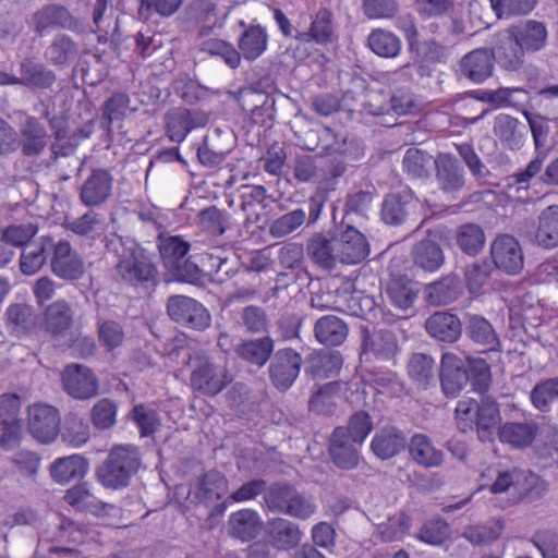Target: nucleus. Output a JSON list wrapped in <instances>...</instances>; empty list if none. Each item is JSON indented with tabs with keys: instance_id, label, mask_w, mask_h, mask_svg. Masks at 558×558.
<instances>
[{
	"instance_id": "obj_1",
	"label": "nucleus",
	"mask_w": 558,
	"mask_h": 558,
	"mask_svg": "<svg viewBox=\"0 0 558 558\" xmlns=\"http://www.w3.org/2000/svg\"><path fill=\"white\" fill-rule=\"evenodd\" d=\"M106 247L119 257L114 269L119 280L132 287L156 286L158 269L150 254L133 238L112 234Z\"/></svg>"
},
{
	"instance_id": "obj_2",
	"label": "nucleus",
	"mask_w": 558,
	"mask_h": 558,
	"mask_svg": "<svg viewBox=\"0 0 558 558\" xmlns=\"http://www.w3.org/2000/svg\"><path fill=\"white\" fill-rule=\"evenodd\" d=\"M457 427L462 433L476 430L482 442L493 441L501 426L500 408L489 395H481L480 400L464 398L458 401L454 410Z\"/></svg>"
},
{
	"instance_id": "obj_3",
	"label": "nucleus",
	"mask_w": 558,
	"mask_h": 558,
	"mask_svg": "<svg viewBox=\"0 0 558 558\" xmlns=\"http://www.w3.org/2000/svg\"><path fill=\"white\" fill-rule=\"evenodd\" d=\"M141 464L137 447L133 445H116L96 468L97 481L106 488L120 489L129 486Z\"/></svg>"
},
{
	"instance_id": "obj_4",
	"label": "nucleus",
	"mask_w": 558,
	"mask_h": 558,
	"mask_svg": "<svg viewBox=\"0 0 558 558\" xmlns=\"http://www.w3.org/2000/svg\"><path fill=\"white\" fill-rule=\"evenodd\" d=\"M265 507L272 513H281L298 520H307L316 511L312 497L288 482L270 484L263 495Z\"/></svg>"
},
{
	"instance_id": "obj_5",
	"label": "nucleus",
	"mask_w": 558,
	"mask_h": 558,
	"mask_svg": "<svg viewBox=\"0 0 558 558\" xmlns=\"http://www.w3.org/2000/svg\"><path fill=\"white\" fill-rule=\"evenodd\" d=\"M232 376L225 365L216 363L206 355H196L192 360L190 386L193 391L205 396L219 395L230 383Z\"/></svg>"
},
{
	"instance_id": "obj_6",
	"label": "nucleus",
	"mask_w": 558,
	"mask_h": 558,
	"mask_svg": "<svg viewBox=\"0 0 558 558\" xmlns=\"http://www.w3.org/2000/svg\"><path fill=\"white\" fill-rule=\"evenodd\" d=\"M32 28L38 36H44L51 29H66L75 34H83L85 25L82 20L61 3H47L34 12Z\"/></svg>"
},
{
	"instance_id": "obj_7",
	"label": "nucleus",
	"mask_w": 558,
	"mask_h": 558,
	"mask_svg": "<svg viewBox=\"0 0 558 558\" xmlns=\"http://www.w3.org/2000/svg\"><path fill=\"white\" fill-rule=\"evenodd\" d=\"M169 317L182 327L204 331L211 324L209 311L198 301L186 295H171L167 300Z\"/></svg>"
},
{
	"instance_id": "obj_8",
	"label": "nucleus",
	"mask_w": 558,
	"mask_h": 558,
	"mask_svg": "<svg viewBox=\"0 0 558 558\" xmlns=\"http://www.w3.org/2000/svg\"><path fill=\"white\" fill-rule=\"evenodd\" d=\"M62 389L75 400H89L99 393V380L85 364L70 363L60 374Z\"/></svg>"
},
{
	"instance_id": "obj_9",
	"label": "nucleus",
	"mask_w": 558,
	"mask_h": 558,
	"mask_svg": "<svg viewBox=\"0 0 558 558\" xmlns=\"http://www.w3.org/2000/svg\"><path fill=\"white\" fill-rule=\"evenodd\" d=\"M301 354L292 348L275 351L269 360L268 375L272 386L287 391L294 384L302 366Z\"/></svg>"
},
{
	"instance_id": "obj_10",
	"label": "nucleus",
	"mask_w": 558,
	"mask_h": 558,
	"mask_svg": "<svg viewBox=\"0 0 558 558\" xmlns=\"http://www.w3.org/2000/svg\"><path fill=\"white\" fill-rule=\"evenodd\" d=\"M435 180L441 193L452 199L464 191L466 186V174L460 161L449 153H440L434 160Z\"/></svg>"
},
{
	"instance_id": "obj_11",
	"label": "nucleus",
	"mask_w": 558,
	"mask_h": 558,
	"mask_svg": "<svg viewBox=\"0 0 558 558\" xmlns=\"http://www.w3.org/2000/svg\"><path fill=\"white\" fill-rule=\"evenodd\" d=\"M418 208V199L411 191L388 193L381 203L380 218L391 227L407 225L414 218Z\"/></svg>"
},
{
	"instance_id": "obj_12",
	"label": "nucleus",
	"mask_w": 558,
	"mask_h": 558,
	"mask_svg": "<svg viewBox=\"0 0 558 558\" xmlns=\"http://www.w3.org/2000/svg\"><path fill=\"white\" fill-rule=\"evenodd\" d=\"M113 175L105 168H93L78 189L80 202L89 208L106 204L113 190Z\"/></svg>"
},
{
	"instance_id": "obj_13",
	"label": "nucleus",
	"mask_w": 558,
	"mask_h": 558,
	"mask_svg": "<svg viewBox=\"0 0 558 558\" xmlns=\"http://www.w3.org/2000/svg\"><path fill=\"white\" fill-rule=\"evenodd\" d=\"M166 134L173 143L183 142L190 132L197 128L205 126L208 117L201 109H187L184 107L173 108L166 112Z\"/></svg>"
},
{
	"instance_id": "obj_14",
	"label": "nucleus",
	"mask_w": 558,
	"mask_h": 558,
	"mask_svg": "<svg viewBox=\"0 0 558 558\" xmlns=\"http://www.w3.org/2000/svg\"><path fill=\"white\" fill-rule=\"evenodd\" d=\"M494 266L507 275H518L524 265L519 241L510 234H500L490 244Z\"/></svg>"
},
{
	"instance_id": "obj_15",
	"label": "nucleus",
	"mask_w": 558,
	"mask_h": 558,
	"mask_svg": "<svg viewBox=\"0 0 558 558\" xmlns=\"http://www.w3.org/2000/svg\"><path fill=\"white\" fill-rule=\"evenodd\" d=\"M311 19L310 27L296 33L300 44L314 43L327 47L338 41L337 23L330 9L322 7Z\"/></svg>"
},
{
	"instance_id": "obj_16",
	"label": "nucleus",
	"mask_w": 558,
	"mask_h": 558,
	"mask_svg": "<svg viewBox=\"0 0 558 558\" xmlns=\"http://www.w3.org/2000/svg\"><path fill=\"white\" fill-rule=\"evenodd\" d=\"M398 352V339L389 329H369L361 327V351L360 356L368 361L373 355L377 360L389 361Z\"/></svg>"
},
{
	"instance_id": "obj_17",
	"label": "nucleus",
	"mask_w": 558,
	"mask_h": 558,
	"mask_svg": "<svg viewBox=\"0 0 558 558\" xmlns=\"http://www.w3.org/2000/svg\"><path fill=\"white\" fill-rule=\"evenodd\" d=\"M50 269L60 279L76 281L85 272V263L83 257L72 248L68 241L60 240L54 242L50 257Z\"/></svg>"
},
{
	"instance_id": "obj_18",
	"label": "nucleus",
	"mask_w": 558,
	"mask_h": 558,
	"mask_svg": "<svg viewBox=\"0 0 558 558\" xmlns=\"http://www.w3.org/2000/svg\"><path fill=\"white\" fill-rule=\"evenodd\" d=\"M28 430L40 442L53 441L60 432V415L57 408L36 403L28 408Z\"/></svg>"
},
{
	"instance_id": "obj_19",
	"label": "nucleus",
	"mask_w": 558,
	"mask_h": 558,
	"mask_svg": "<svg viewBox=\"0 0 558 558\" xmlns=\"http://www.w3.org/2000/svg\"><path fill=\"white\" fill-rule=\"evenodd\" d=\"M304 536L295 522L276 517L266 522L264 537L277 551H290L299 547Z\"/></svg>"
},
{
	"instance_id": "obj_20",
	"label": "nucleus",
	"mask_w": 558,
	"mask_h": 558,
	"mask_svg": "<svg viewBox=\"0 0 558 558\" xmlns=\"http://www.w3.org/2000/svg\"><path fill=\"white\" fill-rule=\"evenodd\" d=\"M337 235L331 231L315 232L306 241L305 253L318 268L331 271L339 264Z\"/></svg>"
},
{
	"instance_id": "obj_21",
	"label": "nucleus",
	"mask_w": 558,
	"mask_h": 558,
	"mask_svg": "<svg viewBox=\"0 0 558 558\" xmlns=\"http://www.w3.org/2000/svg\"><path fill=\"white\" fill-rule=\"evenodd\" d=\"M343 426L336 427L328 441V453L332 463L341 470L355 469L361 460V444L353 441Z\"/></svg>"
},
{
	"instance_id": "obj_22",
	"label": "nucleus",
	"mask_w": 558,
	"mask_h": 558,
	"mask_svg": "<svg viewBox=\"0 0 558 558\" xmlns=\"http://www.w3.org/2000/svg\"><path fill=\"white\" fill-rule=\"evenodd\" d=\"M494 52L489 48H477L464 54L457 69L459 78L481 84L493 75Z\"/></svg>"
},
{
	"instance_id": "obj_23",
	"label": "nucleus",
	"mask_w": 558,
	"mask_h": 558,
	"mask_svg": "<svg viewBox=\"0 0 558 558\" xmlns=\"http://www.w3.org/2000/svg\"><path fill=\"white\" fill-rule=\"evenodd\" d=\"M23 117L19 124V147L24 157H38L48 145L47 129L36 117L27 113H23Z\"/></svg>"
},
{
	"instance_id": "obj_24",
	"label": "nucleus",
	"mask_w": 558,
	"mask_h": 558,
	"mask_svg": "<svg viewBox=\"0 0 558 558\" xmlns=\"http://www.w3.org/2000/svg\"><path fill=\"white\" fill-rule=\"evenodd\" d=\"M336 235L339 264L356 265L369 255L368 241L355 227L347 225Z\"/></svg>"
},
{
	"instance_id": "obj_25",
	"label": "nucleus",
	"mask_w": 558,
	"mask_h": 558,
	"mask_svg": "<svg viewBox=\"0 0 558 558\" xmlns=\"http://www.w3.org/2000/svg\"><path fill=\"white\" fill-rule=\"evenodd\" d=\"M440 387L447 398H456L469 384L464 360L454 353H444L440 360Z\"/></svg>"
},
{
	"instance_id": "obj_26",
	"label": "nucleus",
	"mask_w": 558,
	"mask_h": 558,
	"mask_svg": "<svg viewBox=\"0 0 558 558\" xmlns=\"http://www.w3.org/2000/svg\"><path fill=\"white\" fill-rule=\"evenodd\" d=\"M426 332L437 341L452 344L463 331V323L450 311H437L425 320Z\"/></svg>"
},
{
	"instance_id": "obj_27",
	"label": "nucleus",
	"mask_w": 558,
	"mask_h": 558,
	"mask_svg": "<svg viewBox=\"0 0 558 558\" xmlns=\"http://www.w3.org/2000/svg\"><path fill=\"white\" fill-rule=\"evenodd\" d=\"M21 86L29 89H52L57 82L56 72L35 57H25L19 63Z\"/></svg>"
},
{
	"instance_id": "obj_28",
	"label": "nucleus",
	"mask_w": 558,
	"mask_h": 558,
	"mask_svg": "<svg viewBox=\"0 0 558 558\" xmlns=\"http://www.w3.org/2000/svg\"><path fill=\"white\" fill-rule=\"evenodd\" d=\"M408 439L402 429L393 425L379 428L372 438L371 450L380 460H388L402 452Z\"/></svg>"
},
{
	"instance_id": "obj_29",
	"label": "nucleus",
	"mask_w": 558,
	"mask_h": 558,
	"mask_svg": "<svg viewBox=\"0 0 558 558\" xmlns=\"http://www.w3.org/2000/svg\"><path fill=\"white\" fill-rule=\"evenodd\" d=\"M493 132L500 144L510 150L521 149L527 135L525 124L507 113H499L495 117Z\"/></svg>"
},
{
	"instance_id": "obj_30",
	"label": "nucleus",
	"mask_w": 558,
	"mask_h": 558,
	"mask_svg": "<svg viewBox=\"0 0 558 558\" xmlns=\"http://www.w3.org/2000/svg\"><path fill=\"white\" fill-rule=\"evenodd\" d=\"M463 328L465 336L483 352L497 350L500 344L499 337L488 319L478 314L468 313L464 317Z\"/></svg>"
},
{
	"instance_id": "obj_31",
	"label": "nucleus",
	"mask_w": 558,
	"mask_h": 558,
	"mask_svg": "<svg viewBox=\"0 0 558 558\" xmlns=\"http://www.w3.org/2000/svg\"><path fill=\"white\" fill-rule=\"evenodd\" d=\"M412 54L413 66L421 77H429L435 71V65L445 59V47L435 39L417 41L409 47Z\"/></svg>"
},
{
	"instance_id": "obj_32",
	"label": "nucleus",
	"mask_w": 558,
	"mask_h": 558,
	"mask_svg": "<svg viewBox=\"0 0 558 558\" xmlns=\"http://www.w3.org/2000/svg\"><path fill=\"white\" fill-rule=\"evenodd\" d=\"M74 323V311L65 300L49 304L44 312L45 331L53 341L65 336Z\"/></svg>"
},
{
	"instance_id": "obj_33",
	"label": "nucleus",
	"mask_w": 558,
	"mask_h": 558,
	"mask_svg": "<svg viewBox=\"0 0 558 558\" xmlns=\"http://www.w3.org/2000/svg\"><path fill=\"white\" fill-rule=\"evenodd\" d=\"M526 52H535L545 47L547 29L544 23L525 20L509 26L506 31Z\"/></svg>"
},
{
	"instance_id": "obj_34",
	"label": "nucleus",
	"mask_w": 558,
	"mask_h": 558,
	"mask_svg": "<svg viewBox=\"0 0 558 558\" xmlns=\"http://www.w3.org/2000/svg\"><path fill=\"white\" fill-rule=\"evenodd\" d=\"M88 470L89 461L81 454L57 458L49 466L51 478L60 485L82 481Z\"/></svg>"
},
{
	"instance_id": "obj_35",
	"label": "nucleus",
	"mask_w": 558,
	"mask_h": 558,
	"mask_svg": "<svg viewBox=\"0 0 558 558\" xmlns=\"http://www.w3.org/2000/svg\"><path fill=\"white\" fill-rule=\"evenodd\" d=\"M410 459L425 469L439 468L445 462L444 452L423 433H415L408 441Z\"/></svg>"
},
{
	"instance_id": "obj_36",
	"label": "nucleus",
	"mask_w": 558,
	"mask_h": 558,
	"mask_svg": "<svg viewBox=\"0 0 558 558\" xmlns=\"http://www.w3.org/2000/svg\"><path fill=\"white\" fill-rule=\"evenodd\" d=\"M5 326L10 333L23 338L33 333L38 325V315L34 307L26 303H14L4 313Z\"/></svg>"
},
{
	"instance_id": "obj_37",
	"label": "nucleus",
	"mask_w": 558,
	"mask_h": 558,
	"mask_svg": "<svg viewBox=\"0 0 558 558\" xmlns=\"http://www.w3.org/2000/svg\"><path fill=\"white\" fill-rule=\"evenodd\" d=\"M53 247L54 241L51 236H40L26 245L20 256L21 272L26 276L37 274L51 257Z\"/></svg>"
},
{
	"instance_id": "obj_38",
	"label": "nucleus",
	"mask_w": 558,
	"mask_h": 558,
	"mask_svg": "<svg viewBox=\"0 0 558 558\" xmlns=\"http://www.w3.org/2000/svg\"><path fill=\"white\" fill-rule=\"evenodd\" d=\"M386 294L393 306L407 311L414 305L418 288L407 275L392 272L386 283Z\"/></svg>"
},
{
	"instance_id": "obj_39",
	"label": "nucleus",
	"mask_w": 558,
	"mask_h": 558,
	"mask_svg": "<svg viewBox=\"0 0 558 558\" xmlns=\"http://www.w3.org/2000/svg\"><path fill=\"white\" fill-rule=\"evenodd\" d=\"M411 258L414 267L425 272H436L445 264V253L440 244L430 238L413 244Z\"/></svg>"
},
{
	"instance_id": "obj_40",
	"label": "nucleus",
	"mask_w": 558,
	"mask_h": 558,
	"mask_svg": "<svg viewBox=\"0 0 558 558\" xmlns=\"http://www.w3.org/2000/svg\"><path fill=\"white\" fill-rule=\"evenodd\" d=\"M539 433V426L534 421L506 422L497 432L499 440L513 448L523 449L530 447Z\"/></svg>"
},
{
	"instance_id": "obj_41",
	"label": "nucleus",
	"mask_w": 558,
	"mask_h": 558,
	"mask_svg": "<svg viewBox=\"0 0 558 558\" xmlns=\"http://www.w3.org/2000/svg\"><path fill=\"white\" fill-rule=\"evenodd\" d=\"M46 60L57 68H68L80 57V45L71 36L58 33L44 53Z\"/></svg>"
},
{
	"instance_id": "obj_42",
	"label": "nucleus",
	"mask_w": 558,
	"mask_h": 558,
	"mask_svg": "<svg viewBox=\"0 0 558 558\" xmlns=\"http://www.w3.org/2000/svg\"><path fill=\"white\" fill-rule=\"evenodd\" d=\"M343 365L339 351H316L306 361L305 374L313 379H327L338 376Z\"/></svg>"
},
{
	"instance_id": "obj_43",
	"label": "nucleus",
	"mask_w": 558,
	"mask_h": 558,
	"mask_svg": "<svg viewBox=\"0 0 558 558\" xmlns=\"http://www.w3.org/2000/svg\"><path fill=\"white\" fill-rule=\"evenodd\" d=\"M461 293V282L456 274H448L425 286V301L433 306L448 305Z\"/></svg>"
},
{
	"instance_id": "obj_44",
	"label": "nucleus",
	"mask_w": 558,
	"mask_h": 558,
	"mask_svg": "<svg viewBox=\"0 0 558 558\" xmlns=\"http://www.w3.org/2000/svg\"><path fill=\"white\" fill-rule=\"evenodd\" d=\"M263 522L257 511L241 509L233 512L228 520L229 535L242 542L254 539L260 532Z\"/></svg>"
},
{
	"instance_id": "obj_45",
	"label": "nucleus",
	"mask_w": 558,
	"mask_h": 558,
	"mask_svg": "<svg viewBox=\"0 0 558 558\" xmlns=\"http://www.w3.org/2000/svg\"><path fill=\"white\" fill-rule=\"evenodd\" d=\"M236 44L240 62L242 58L248 62H253L266 51L268 34L259 24L248 25L239 36Z\"/></svg>"
},
{
	"instance_id": "obj_46",
	"label": "nucleus",
	"mask_w": 558,
	"mask_h": 558,
	"mask_svg": "<svg viewBox=\"0 0 558 558\" xmlns=\"http://www.w3.org/2000/svg\"><path fill=\"white\" fill-rule=\"evenodd\" d=\"M349 328L347 323L336 315H325L314 325L316 340L326 347H338L347 339Z\"/></svg>"
},
{
	"instance_id": "obj_47",
	"label": "nucleus",
	"mask_w": 558,
	"mask_h": 558,
	"mask_svg": "<svg viewBox=\"0 0 558 558\" xmlns=\"http://www.w3.org/2000/svg\"><path fill=\"white\" fill-rule=\"evenodd\" d=\"M275 341L269 336L244 340L235 347V354L244 362L263 367L271 357Z\"/></svg>"
},
{
	"instance_id": "obj_48",
	"label": "nucleus",
	"mask_w": 558,
	"mask_h": 558,
	"mask_svg": "<svg viewBox=\"0 0 558 558\" xmlns=\"http://www.w3.org/2000/svg\"><path fill=\"white\" fill-rule=\"evenodd\" d=\"M63 499L73 509L92 514H99L106 507V504L93 494L88 482L80 481L73 485L65 492Z\"/></svg>"
},
{
	"instance_id": "obj_49",
	"label": "nucleus",
	"mask_w": 558,
	"mask_h": 558,
	"mask_svg": "<svg viewBox=\"0 0 558 558\" xmlns=\"http://www.w3.org/2000/svg\"><path fill=\"white\" fill-rule=\"evenodd\" d=\"M453 240L462 253L476 256L484 248L486 235L480 225L466 222L457 227Z\"/></svg>"
},
{
	"instance_id": "obj_50",
	"label": "nucleus",
	"mask_w": 558,
	"mask_h": 558,
	"mask_svg": "<svg viewBox=\"0 0 558 558\" xmlns=\"http://www.w3.org/2000/svg\"><path fill=\"white\" fill-rule=\"evenodd\" d=\"M492 51L494 52V62L507 71H517L524 63L525 51L510 34L506 33V36Z\"/></svg>"
},
{
	"instance_id": "obj_51",
	"label": "nucleus",
	"mask_w": 558,
	"mask_h": 558,
	"mask_svg": "<svg viewBox=\"0 0 558 558\" xmlns=\"http://www.w3.org/2000/svg\"><path fill=\"white\" fill-rule=\"evenodd\" d=\"M364 381L374 387L378 393L399 398L404 392V384L397 373L383 369H366Z\"/></svg>"
},
{
	"instance_id": "obj_52",
	"label": "nucleus",
	"mask_w": 558,
	"mask_h": 558,
	"mask_svg": "<svg viewBox=\"0 0 558 558\" xmlns=\"http://www.w3.org/2000/svg\"><path fill=\"white\" fill-rule=\"evenodd\" d=\"M535 239L544 248L558 246V205L547 206L541 211Z\"/></svg>"
},
{
	"instance_id": "obj_53",
	"label": "nucleus",
	"mask_w": 558,
	"mask_h": 558,
	"mask_svg": "<svg viewBox=\"0 0 558 558\" xmlns=\"http://www.w3.org/2000/svg\"><path fill=\"white\" fill-rule=\"evenodd\" d=\"M383 101L373 99L369 102V111L374 116H384L393 112L398 116L407 114L414 106L412 96L409 93L398 90L392 94L384 95Z\"/></svg>"
},
{
	"instance_id": "obj_54",
	"label": "nucleus",
	"mask_w": 558,
	"mask_h": 558,
	"mask_svg": "<svg viewBox=\"0 0 558 558\" xmlns=\"http://www.w3.org/2000/svg\"><path fill=\"white\" fill-rule=\"evenodd\" d=\"M157 247L165 269L178 264L179 257L187 255L191 244L180 235L160 233L157 238Z\"/></svg>"
},
{
	"instance_id": "obj_55",
	"label": "nucleus",
	"mask_w": 558,
	"mask_h": 558,
	"mask_svg": "<svg viewBox=\"0 0 558 558\" xmlns=\"http://www.w3.org/2000/svg\"><path fill=\"white\" fill-rule=\"evenodd\" d=\"M522 113L527 121L536 153L547 154L551 147L550 119L539 113L530 112L527 110H523Z\"/></svg>"
},
{
	"instance_id": "obj_56",
	"label": "nucleus",
	"mask_w": 558,
	"mask_h": 558,
	"mask_svg": "<svg viewBox=\"0 0 558 558\" xmlns=\"http://www.w3.org/2000/svg\"><path fill=\"white\" fill-rule=\"evenodd\" d=\"M198 50L220 58L232 70L241 65L238 49L230 41L216 37L204 38L198 43Z\"/></svg>"
},
{
	"instance_id": "obj_57",
	"label": "nucleus",
	"mask_w": 558,
	"mask_h": 558,
	"mask_svg": "<svg viewBox=\"0 0 558 558\" xmlns=\"http://www.w3.org/2000/svg\"><path fill=\"white\" fill-rule=\"evenodd\" d=\"M197 222L208 235L220 236L230 228V215L213 205L198 211Z\"/></svg>"
},
{
	"instance_id": "obj_58",
	"label": "nucleus",
	"mask_w": 558,
	"mask_h": 558,
	"mask_svg": "<svg viewBox=\"0 0 558 558\" xmlns=\"http://www.w3.org/2000/svg\"><path fill=\"white\" fill-rule=\"evenodd\" d=\"M227 478L221 472L210 470L199 478L195 497L201 502L220 499L227 490Z\"/></svg>"
},
{
	"instance_id": "obj_59",
	"label": "nucleus",
	"mask_w": 558,
	"mask_h": 558,
	"mask_svg": "<svg viewBox=\"0 0 558 558\" xmlns=\"http://www.w3.org/2000/svg\"><path fill=\"white\" fill-rule=\"evenodd\" d=\"M341 388L340 381L333 380L318 386L308 400L310 411L329 415L336 410L335 398Z\"/></svg>"
},
{
	"instance_id": "obj_60",
	"label": "nucleus",
	"mask_w": 558,
	"mask_h": 558,
	"mask_svg": "<svg viewBox=\"0 0 558 558\" xmlns=\"http://www.w3.org/2000/svg\"><path fill=\"white\" fill-rule=\"evenodd\" d=\"M464 363L472 389L480 395H486L492 385V372L488 363L482 357L474 356H466Z\"/></svg>"
},
{
	"instance_id": "obj_61",
	"label": "nucleus",
	"mask_w": 558,
	"mask_h": 558,
	"mask_svg": "<svg viewBox=\"0 0 558 558\" xmlns=\"http://www.w3.org/2000/svg\"><path fill=\"white\" fill-rule=\"evenodd\" d=\"M130 97L125 93L113 94L102 105L100 126L108 134L112 133V123L121 121L126 116Z\"/></svg>"
},
{
	"instance_id": "obj_62",
	"label": "nucleus",
	"mask_w": 558,
	"mask_h": 558,
	"mask_svg": "<svg viewBox=\"0 0 558 558\" xmlns=\"http://www.w3.org/2000/svg\"><path fill=\"white\" fill-rule=\"evenodd\" d=\"M408 373L418 386L427 388L435 381V361L425 353H414L409 360Z\"/></svg>"
},
{
	"instance_id": "obj_63",
	"label": "nucleus",
	"mask_w": 558,
	"mask_h": 558,
	"mask_svg": "<svg viewBox=\"0 0 558 558\" xmlns=\"http://www.w3.org/2000/svg\"><path fill=\"white\" fill-rule=\"evenodd\" d=\"M371 50L383 58H395L401 50L400 39L391 32L384 29L373 31L367 38Z\"/></svg>"
},
{
	"instance_id": "obj_64",
	"label": "nucleus",
	"mask_w": 558,
	"mask_h": 558,
	"mask_svg": "<svg viewBox=\"0 0 558 558\" xmlns=\"http://www.w3.org/2000/svg\"><path fill=\"white\" fill-rule=\"evenodd\" d=\"M533 407L541 412H549L551 403L558 400V377L537 383L530 392Z\"/></svg>"
}]
</instances>
